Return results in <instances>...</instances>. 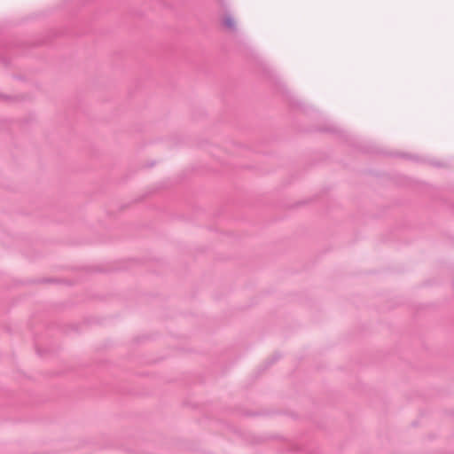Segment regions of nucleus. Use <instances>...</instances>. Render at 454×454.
Segmentation results:
<instances>
[{"label": "nucleus", "mask_w": 454, "mask_h": 454, "mask_svg": "<svg viewBox=\"0 0 454 454\" xmlns=\"http://www.w3.org/2000/svg\"><path fill=\"white\" fill-rule=\"evenodd\" d=\"M236 24V20L231 16H226L223 20V25L228 29L235 28Z\"/></svg>", "instance_id": "1"}]
</instances>
